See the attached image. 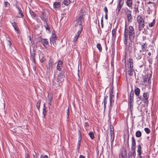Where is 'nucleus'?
<instances>
[{"instance_id": "nucleus-15", "label": "nucleus", "mask_w": 158, "mask_h": 158, "mask_svg": "<svg viewBox=\"0 0 158 158\" xmlns=\"http://www.w3.org/2000/svg\"><path fill=\"white\" fill-rule=\"evenodd\" d=\"M135 57L137 60H139L141 58V54L140 52V51L135 52Z\"/></svg>"}, {"instance_id": "nucleus-3", "label": "nucleus", "mask_w": 158, "mask_h": 158, "mask_svg": "<svg viewBox=\"0 0 158 158\" xmlns=\"http://www.w3.org/2000/svg\"><path fill=\"white\" fill-rule=\"evenodd\" d=\"M124 12L127 16L128 21L129 23H131L132 20L131 11L127 8H126L124 9Z\"/></svg>"}, {"instance_id": "nucleus-62", "label": "nucleus", "mask_w": 158, "mask_h": 158, "mask_svg": "<svg viewBox=\"0 0 158 158\" xmlns=\"http://www.w3.org/2000/svg\"><path fill=\"white\" fill-rule=\"evenodd\" d=\"M79 158H85V157L82 155H80L79 156Z\"/></svg>"}, {"instance_id": "nucleus-2", "label": "nucleus", "mask_w": 158, "mask_h": 158, "mask_svg": "<svg viewBox=\"0 0 158 158\" xmlns=\"http://www.w3.org/2000/svg\"><path fill=\"white\" fill-rule=\"evenodd\" d=\"M137 19L139 24V29L140 31H142L144 26V21L142 17L140 15L138 16Z\"/></svg>"}, {"instance_id": "nucleus-6", "label": "nucleus", "mask_w": 158, "mask_h": 158, "mask_svg": "<svg viewBox=\"0 0 158 158\" xmlns=\"http://www.w3.org/2000/svg\"><path fill=\"white\" fill-rule=\"evenodd\" d=\"M54 63L53 60L52 59H50L49 60L47 64V68L48 70H50L52 69L54 67Z\"/></svg>"}, {"instance_id": "nucleus-57", "label": "nucleus", "mask_w": 158, "mask_h": 158, "mask_svg": "<svg viewBox=\"0 0 158 158\" xmlns=\"http://www.w3.org/2000/svg\"><path fill=\"white\" fill-rule=\"evenodd\" d=\"M135 12H139V10H138V7L137 6L136 7H135Z\"/></svg>"}, {"instance_id": "nucleus-30", "label": "nucleus", "mask_w": 158, "mask_h": 158, "mask_svg": "<svg viewBox=\"0 0 158 158\" xmlns=\"http://www.w3.org/2000/svg\"><path fill=\"white\" fill-rule=\"evenodd\" d=\"M72 0H64L63 3L64 5L68 6L72 2Z\"/></svg>"}, {"instance_id": "nucleus-27", "label": "nucleus", "mask_w": 158, "mask_h": 158, "mask_svg": "<svg viewBox=\"0 0 158 158\" xmlns=\"http://www.w3.org/2000/svg\"><path fill=\"white\" fill-rule=\"evenodd\" d=\"M108 99V96H106L104 97V102H102V104H104V110H105V108H106V104L107 103V100Z\"/></svg>"}, {"instance_id": "nucleus-58", "label": "nucleus", "mask_w": 158, "mask_h": 158, "mask_svg": "<svg viewBox=\"0 0 158 158\" xmlns=\"http://www.w3.org/2000/svg\"><path fill=\"white\" fill-rule=\"evenodd\" d=\"M89 126V124L88 123H87V122H86L85 123V127H87Z\"/></svg>"}, {"instance_id": "nucleus-32", "label": "nucleus", "mask_w": 158, "mask_h": 158, "mask_svg": "<svg viewBox=\"0 0 158 158\" xmlns=\"http://www.w3.org/2000/svg\"><path fill=\"white\" fill-rule=\"evenodd\" d=\"M142 133L139 131H136L135 133V135L137 137H139L141 136Z\"/></svg>"}, {"instance_id": "nucleus-47", "label": "nucleus", "mask_w": 158, "mask_h": 158, "mask_svg": "<svg viewBox=\"0 0 158 158\" xmlns=\"http://www.w3.org/2000/svg\"><path fill=\"white\" fill-rule=\"evenodd\" d=\"M110 105L111 106L113 103L114 102V100H113L112 99H110Z\"/></svg>"}, {"instance_id": "nucleus-18", "label": "nucleus", "mask_w": 158, "mask_h": 158, "mask_svg": "<svg viewBox=\"0 0 158 158\" xmlns=\"http://www.w3.org/2000/svg\"><path fill=\"white\" fill-rule=\"evenodd\" d=\"M35 53L34 52H33L31 53V56L30 57L31 60L33 62L35 63Z\"/></svg>"}, {"instance_id": "nucleus-31", "label": "nucleus", "mask_w": 158, "mask_h": 158, "mask_svg": "<svg viewBox=\"0 0 158 158\" xmlns=\"http://www.w3.org/2000/svg\"><path fill=\"white\" fill-rule=\"evenodd\" d=\"M123 3L124 0H119V1L118 4L117 6L121 8L123 5Z\"/></svg>"}, {"instance_id": "nucleus-17", "label": "nucleus", "mask_w": 158, "mask_h": 158, "mask_svg": "<svg viewBox=\"0 0 158 158\" xmlns=\"http://www.w3.org/2000/svg\"><path fill=\"white\" fill-rule=\"evenodd\" d=\"M141 50L139 51L140 52H143V51H148L147 47L145 43H144L141 46Z\"/></svg>"}, {"instance_id": "nucleus-52", "label": "nucleus", "mask_w": 158, "mask_h": 158, "mask_svg": "<svg viewBox=\"0 0 158 158\" xmlns=\"http://www.w3.org/2000/svg\"><path fill=\"white\" fill-rule=\"evenodd\" d=\"M7 43L10 46H11L12 44V43H11V41L9 40L7 41Z\"/></svg>"}, {"instance_id": "nucleus-37", "label": "nucleus", "mask_w": 158, "mask_h": 158, "mask_svg": "<svg viewBox=\"0 0 158 158\" xmlns=\"http://www.w3.org/2000/svg\"><path fill=\"white\" fill-rule=\"evenodd\" d=\"M89 135L91 139H93L94 138V135L93 132L90 131L89 133Z\"/></svg>"}, {"instance_id": "nucleus-61", "label": "nucleus", "mask_w": 158, "mask_h": 158, "mask_svg": "<svg viewBox=\"0 0 158 158\" xmlns=\"http://www.w3.org/2000/svg\"><path fill=\"white\" fill-rule=\"evenodd\" d=\"M105 18L106 20H107L108 19L107 17V13H106L105 15Z\"/></svg>"}, {"instance_id": "nucleus-20", "label": "nucleus", "mask_w": 158, "mask_h": 158, "mask_svg": "<svg viewBox=\"0 0 158 158\" xmlns=\"http://www.w3.org/2000/svg\"><path fill=\"white\" fill-rule=\"evenodd\" d=\"M126 3L127 6L131 8L132 6V0H126Z\"/></svg>"}, {"instance_id": "nucleus-53", "label": "nucleus", "mask_w": 158, "mask_h": 158, "mask_svg": "<svg viewBox=\"0 0 158 158\" xmlns=\"http://www.w3.org/2000/svg\"><path fill=\"white\" fill-rule=\"evenodd\" d=\"M138 158H143L142 156H141V153L138 154Z\"/></svg>"}, {"instance_id": "nucleus-34", "label": "nucleus", "mask_w": 158, "mask_h": 158, "mask_svg": "<svg viewBox=\"0 0 158 158\" xmlns=\"http://www.w3.org/2000/svg\"><path fill=\"white\" fill-rule=\"evenodd\" d=\"M40 103L41 100H39L36 103V107L39 111L40 110Z\"/></svg>"}, {"instance_id": "nucleus-56", "label": "nucleus", "mask_w": 158, "mask_h": 158, "mask_svg": "<svg viewBox=\"0 0 158 158\" xmlns=\"http://www.w3.org/2000/svg\"><path fill=\"white\" fill-rule=\"evenodd\" d=\"M25 157H26V158H29L30 156L29 155V154L28 153L26 154L25 155Z\"/></svg>"}, {"instance_id": "nucleus-64", "label": "nucleus", "mask_w": 158, "mask_h": 158, "mask_svg": "<svg viewBox=\"0 0 158 158\" xmlns=\"http://www.w3.org/2000/svg\"><path fill=\"white\" fill-rule=\"evenodd\" d=\"M28 38H29V40L30 41H31V43L32 42V41H31V36H29L28 37Z\"/></svg>"}, {"instance_id": "nucleus-25", "label": "nucleus", "mask_w": 158, "mask_h": 158, "mask_svg": "<svg viewBox=\"0 0 158 158\" xmlns=\"http://www.w3.org/2000/svg\"><path fill=\"white\" fill-rule=\"evenodd\" d=\"M135 95L136 96H139L140 94V90L137 87H136L134 90Z\"/></svg>"}, {"instance_id": "nucleus-13", "label": "nucleus", "mask_w": 158, "mask_h": 158, "mask_svg": "<svg viewBox=\"0 0 158 158\" xmlns=\"http://www.w3.org/2000/svg\"><path fill=\"white\" fill-rule=\"evenodd\" d=\"M113 130L112 128H110V140L111 143V148H112V145L113 144V142L114 139V134L113 130Z\"/></svg>"}, {"instance_id": "nucleus-14", "label": "nucleus", "mask_w": 158, "mask_h": 158, "mask_svg": "<svg viewBox=\"0 0 158 158\" xmlns=\"http://www.w3.org/2000/svg\"><path fill=\"white\" fill-rule=\"evenodd\" d=\"M131 140V148L132 149H135L136 142L134 136L132 137Z\"/></svg>"}, {"instance_id": "nucleus-36", "label": "nucleus", "mask_w": 158, "mask_h": 158, "mask_svg": "<svg viewBox=\"0 0 158 158\" xmlns=\"http://www.w3.org/2000/svg\"><path fill=\"white\" fill-rule=\"evenodd\" d=\"M81 141V138H79L77 144V149L79 150L80 148Z\"/></svg>"}, {"instance_id": "nucleus-60", "label": "nucleus", "mask_w": 158, "mask_h": 158, "mask_svg": "<svg viewBox=\"0 0 158 158\" xmlns=\"http://www.w3.org/2000/svg\"><path fill=\"white\" fill-rule=\"evenodd\" d=\"M114 97V95L111 94H110V99H112V97Z\"/></svg>"}, {"instance_id": "nucleus-63", "label": "nucleus", "mask_w": 158, "mask_h": 158, "mask_svg": "<svg viewBox=\"0 0 158 158\" xmlns=\"http://www.w3.org/2000/svg\"><path fill=\"white\" fill-rule=\"evenodd\" d=\"M130 105V110L131 111V110H132V108H133V105H132V106H131V105Z\"/></svg>"}, {"instance_id": "nucleus-49", "label": "nucleus", "mask_w": 158, "mask_h": 158, "mask_svg": "<svg viewBox=\"0 0 158 158\" xmlns=\"http://www.w3.org/2000/svg\"><path fill=\"white\" fill-rule=\"evenodd\" d=\"M104 10L105 12V13H107L108 10L106 7L105 6L104 8Z\"/></svg>"}, {"instance_id": "nucleus-45", "label": "nucleus", "mask_w": 158, "mask_h": 158, "mask_svg": "<svg viewBox=\"0 0 158 158\" xmlns=\"http://www.w3.org/2000/svg\"><path fill=\"white\" fill-rule=\"evenodd\" d=\"M4 5L6 7H9L10 5V4L6 1L4 2Z\"/></svg>"}, {"instance_id": "nucleus-40", "label": "nucleus", "mask_w": 158, "mask_h": 158, "mask_svg": "<svg viewBox=\"0 0 158 158\" xmlns=\"http://www.w3.org/2000/svg\"><path fill=\"white\" fill-rule=\"evenodd\" d=\"M39 58L41 62H43L45 60V58L43 56H40Z\"/></svg>"}, {"instance_id": "nucleus-39", "label": "nucleus", "mask_w": 158, "mask_h": 158, "mask_svg": "<svg viewBox=\"0 0 158 158\" xmlns=\"http://www.w3.org/2000/svg\"><path fill=\"white\" fill-rule=\"evenodd\" d=\"M97 47L100 52H101L102 51V47L101 44H97Z\"/></svg>"}, {"instance_id": "nucleus-54", "label": "nucleus", "mask_w": 158, "mask_h": 158, "mask_svg": "<svg viewBox=\"0 0 158 158\" xmlns=\"http://www.w3.org/2000/svg\"><path fill=\"white\" fill-rule=\"evenodd\" d=\"M146 51H143V52H140L141 54V55H145L146 54Z\"/></svg>"}, {"instance_id": "nucleus-10", "label": "nucleus", "mask_w": 158, "mask_h": 158, "mask_svg": "<svg viewBox=\"0 0 158 158\" xmlns=\"http://www.w3.org/2000/svg\"><path fill=\"white\" fill-rule=\"evenodd\" d=\"M82 23L81 22L77 21V23L75 25V27L76 29H79L78 31H80V32H81L82 30Z\"/></svg>"}, {"instance_id": "nucleus-11", "label": "nucleus", "mask_w": 158, "mask_h": 158, "mask_svg": "<svg viewBox=\"0 0 158 158\" xmlns=\"http://www.w3.org/2000/svg\"><path fill=\"white\" fill-rule=\"evenodd\" d=\"M135 149H131L128 154V157L130 158L132 157H135L136 156Z\"/></svg>"}, {"instance_id": "nucleus-16", "label": "nucleus", "mask_w": 158, "mask_h": 158, "mask_svg": "<svg viewBox=\"0 0 158 158\" xmlns=\"http://www.w3.org/2000/svg\"><path fill=\"white\" fill-rule=\"evenodd\" d=\"M16 8L18 9V13L19 16H18V18H23V15L22 10L20 8L18 7L17 6H16Z\"/></svg>"}, {"instance_id": "nucleus-19", "label": "nucleus", "mask_w": 158, "mask_h": 158, "mask_svg": "<svg viewBox=\"0 0 158 158\" xmlns=\"http://www.w3.org/2000/svg\"><path fill=\"white\" fill-rule=\"evenodd\" d=\"M143 96L144 100H145V102L148 101V99L149 98V94L147 92H144L143 94Z\"/></svg>"}, {"instance_id": "nucleus-35", "label": "nucleus", "mask_w": 158, "mask_h": 158, "mask_svg": "<svg viewBox=\"0 0 158 158\" xmlns=\"http://www.w3.org/2000/svg\"><path fill=\"white\" fill-rule=\"evenodd\" d=\"M47 113V111L46 110V107L45 106V104L44 105V107L43 108V113L44 115V116H45Z\"/></svg>"}, {"instance_id": "nucleus-22", "label": "nucleus", "mask_w": 158, "mask_h": 158, "mask_svg": "<svg viewBox=\"0 0 158 158\" xmlns=\"http://www.w3.org/2000/svg\"><path fill=\"white\" fill-rule=\"evenodd\" d=\"M60 6V3L59 2H55L53 3V7L55 8H58Z\"/></svg>"}, {"instance_id": "nucleus-4", "label": "nucleus", "mask_w": 158, "mask_h": 158, "mask_svg": "<svg viewBox=\"0 0 158 158\" xmlns=\"http://www.w3.org/2000/svg\"><path fill=\"white\" fill-rule=\"evenodd\" d=\"M38 41L39 42L41 43L45 48H47L49 45L48 40L46 39H43L41 37H40L38 39Z\"/></svg>"}, {"instance_id": "nucleus-42", "label": "nucleus", "mask_w": 158, "mask_h": 158, "mask_svg": "<svg viewBox=\"0 0 158 158\" xmlns=\"http://www.w3.org/2000/svg\"><path fill=\"white\" fill-rule=\"evenodd\" d=\"M144 131L148 134H149L150 132V129L147 127H146L144 128Z\"/></svg>"}, {"instance_id": "nucleus-33", "label": "nucleus", "mask_w": 158, "mask_h": 158, "mask_svg": "<svg viewBox=\"0 0 158 158\" xmlns=\"http://www.w3.org/2000/svg\"><path fill=\"white\" fill-rule=\"evenodd\" d=\"M52 99V95L51 94L48 95V100L49 101V104L51 105V102Z\"/></svg>"}, {"instance_id": "nucleus-43", "label": "nucleus", "mask_w": 158, "mask_h": 158, "mask_svg": "<svg viewBox=\"0 0 158 158\" xmlns=\"http://www.w3.org/2000/svg\"><path fill=\"white\" fill-rule=\"evenodd\" d=\"M83 16L82 15H81L80 16L79 18L78 19L77 21H79V22H81L82 23V21L83 19Z\"/></svg>"}, {"instance_id": "nucleus-26", "label": "nucleus", "mask_w": 158, "mask_h": 158, "mask_svg": "<svg viewBox=\"0 0 158 158\" xmlns=\"http://www.w3.org/2000/svg\"><path fill=\"white\" fill-rule=\"evenodd\" d=\"M44 27L45 28L46 30L48 31L49 32H50V27H49L47 23V22H44Z\"/></svg>"}, {"instance_id": "nucleus-21", "label": "nucleus", "mask_w": 158, "mask_h": 158, "mask_svg": "<svg viewBox=\"0 0 158 158\" xmlns=\"http://www.w3.org/2000/svg\"><path fill=\"white\" fill-rule=\"evenodd\" d=\"M29 12L33 19H35L37 17L36 15L31 9H29Z\"/></svg>"}, {"instance_id": "nucleus-24", "label": "nucleus", "mask_w": 158, "mask_h": 158, "mask_svg": "<svg viewBox=\"0 0 158 158\" xmlns=\"http://www.w3.org/2000/svg\"><path fill=\"white\" fill-rule=\"evenodd\" d=\"M81 32H80V31H78L77 34L75 35L73 40V42H75L78 39Z\"/></svg>"}, {"instance_id": "nucleus-48", "label": "nucleus", "mask_w": 158, "mask_h": 158, "mask_svg": "<svg viewBox=\"0 0 158 158\" xmlns=\"http://www.w3.org/2000/svg\"><path fill=\"white\" fill-rule=\"evenodd\" d=\"M137 96L138 97V98L139 100H141L143 101L144 100V99H143V98H142L141 96H140L139 95V96Z\"/></svg>"}, {"instance_id": "nucleus-55", "label": "nucleus", "mask_w": 158, "mask_h": 158, "mask_svg": "<svg viewBox=\"0 0 158 158\" xmlns=\"http://www.w3.org/2000/svg\"><path fill=\"white\" fill-rule=\"evenodd\" d=\"M102 18H103V17L102 18V19L101 20V26H102V28L103 27V20L102 19Z\"/></svg>"}, {"instance_id": "nucleus-59", "label": "nucleus", "mask_w": 158, "mask_h": 158, "mask_svg": "<svg viewBox=\"0 0 158 158\" xmlns=\"http://www.w3.org/2000/svg\"><path fill=\"white\" fill-rule=\"evenodd\" d=\"M57 69L58 70L60 71L61 70V66H57Z\"/></svg>"}, {"instance_id": "nucleus-7", "label": "nucleus", "mask_w": 158, "mask_h": 158, "mask_svg": "<svg viewBox=\"0 0 158 158\" xmlns=\"http://www.w3.org/2000/svg\"><path fill=\"white\" fill-rule=\"evenodd\" d=\"M126 68H133V60L131 58H129L127 60V64H125Z\"/></svg>"}, {"instance_id": "nucleus-12", "label": "nucleus", "mask_w": 158, "mask_h": 158, "mask_svg": "<svg viewBox=\"0 0 158 158\" xmlns=\"http://www.w3.org/2000/svg\"><path fill=\"white\" fill-rule=\"evenodd\" d=\"M63 72H60L58 76L57 77V81L58 82H60V83L62 82V81H64V79L63 77Z\"/></svg>"}, {"instance_id": "nucleus-1", "label": "nucleus", "mask_w": 158, "mask_h": 158, "mask_svg": "<svg viewBox=\"0 0 158 158\" xmlns=\"http://www.w3.org/2000/svg\"><path fill=\"white\" fill-rule=\"evenodd\" d=\"M124 43L126 46L127 45L128 37L131 43L134 42L135 37V30L134 27L130 26L128 27L126 21L124 32Z\"/></svg>"}, {"instance_id": "nucleus-50", "label": "nucleus", "mask_w": 158, "mask_h": 158, "mask_svg": "<svg viewBox=\"0 0 158 158\" xmlns=\"http://www.w3.org/2000/svg\"><path fill=\"white\" fill-rule=\"evenodd\" d=\"M131 45L132 44L131 43H129L128 45V49L129 50H131Z\"/></svg>"}, {"instance_id": "nucleus-41", "label": "nucleus", "mask_w": 158, "mask_h": 158, "mask_svg": "<svg viewBox=\"0 0 158 158\" xmlns=\"http://www.w3.org/2000/svg\"><path fill=\"white\" fill-rule=\"evenodd\" d=\"M154 21L155 19H153V21L152 22L149 23V26L150 27H152L153 26H154L155 24Z\"/></svg>"}, {"instance_id": "nucleus-23", "label": "nucleus", "mask_w": 158, "mask_h": 158, "mask_svg": "<svg viewBox=\"0 0 158 158\" xmlns=\"http://www.w3.org/2000/svg\"><path fill=\"white\" fill-rule=\"evenodd\" d=\"M128 73L129 75L131 76L133 74L134 69L133 68H128Z\"/></svg>"}, {"instance_id": "nucleus-38", "label": "nucleus", "mask_w": 158, "mask_h": 158, "mask_svg": "<svg viewBox=\"0 0 158 158\" xmlns=\"http://www.w3.org/2000/svg\"><path fill=\"white\" fill-rule=\"evenodd\" d=\"M116 29H113L112 31V36L113 37L115 38L116 37Z\"/></svg>"}, {"instance_id": "nucleus-46", "label": "nucleus", "mask_w": 158, "mask_h": 158, "mask_svg": "<svg viewBox=\"0 0 158 158\" xmlns=\"http://www.w3.org/2000/svg\"><path fill=\"white\" fill-rule=\"evenodd\" d=\"M48 156L45 155H41L40 156V158H48Z\"/></svg>"}, {"instance_id": "nucleus-44", "label": "nucleus", "mask_w": 158, "mask_h": 158, "mask_svg": "<svg viewBox=\"0 0 158 158\" xmlns=\"http://www.w3.org/2000/svg\"><path fill=\"white\" fill-rule=\"evenodd\" d=\"M62 61L61 60H59L58 61V62L57 63V66H59L61 67L62 65Z\"/></svg>"}, {"instance_id": "nucleus-9", "label": "nucleus", "mask_w": 158, "mask_h": 158, "mask_svg": "<svg viewBox=\"0 0 158 158\" xmlns=\"http://www.w3.org/2000/svg\"><path fill=\"white\" fill-rule=\"evenodd\" d=\"M45 11L44 10H42L41 11V15L40 17L41 19L44 21V22H47L48 18L46 16L45 14Z\"/></svg>"}, {"instance_id": "nucleus-51", "label": "nucleus", "mask_w": 158, "mask_h": 158, "mask_svg": "<svg viewBox=\"0 0 158 158\" xmlns=\"http://www.w3.org/2000/svg\"><path fill=\"white\" fill-rule=\"evenodd\" d=\"M121 8L117 6V13L118 14L121 10Z\"/></svg>"}, {"instance_id": "nucleus-28", "label": "nucleus", "mask_w": 158, "mask_h": 158, "mask_svg": "<svg viewBox=\"0 0 158 158\" xmlns=\"http://www.w3.org/2000/svg\"><path fill=\"white\" fill-rule=\"evenodd\" d=\"M11 24L13 27L14 28L15 30L16 31L18 32L19 30V28L16 25V23L15 22H14L13 23H12Z\"/></svg>"}, {"instance_id": "nucleus-8", "label": "nucleus", "mask_w": 158, "mask_h": 158, "mask_svg": "<svg viewBox=\"0 0 158 158\" xmlns=\"http://www.w3.org/2000/svg\"><path fill=\"white\" fill-rule=\"evenodd\" d=\"M134 96V93L133 91L131 90V92L129 99V103L131 106H132V105H133V99Z\"/></svg>"}, {"instance_id": "nucleus-29", "label": "nucleus", "mask_w": 158, "mask_h": 158, "mask_svg": "<svg viewBox=\"0 0 158 158\" xmlns=\"http://www.w3.org/2000/svg\"><path fill=\"white\" fill-rule=\"evenodd\" d=\"M137 151L138 154L142 153H141V149L142 147L140 144H139L137 146Z\"/></svg>"}, {"instance_id": "nucleus-5", "label": "nucleus", "mask_w": 158, "mask_h": 158, "mask_svg": "<svg viewBox=\"0 0 158 158\" xmlns=\"http://www.w3.org/2000/svg\"><path fill=\"white\" fill-rule=\"evenodd\" d=\"M127 157V152L126 149L124 148H121L119 154V158H126Z\"/></svg>"}]
</instances>
